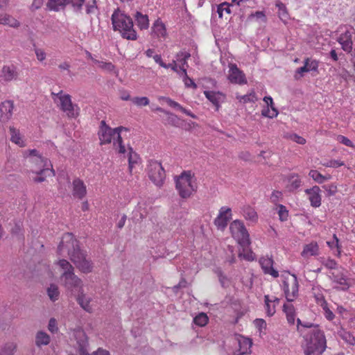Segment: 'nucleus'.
<instances>
[{
	"label": "nucleus",
	"mask_w": 355,
	"mask_h": 355,
	"mask_svg": "<svg viewBox=\"0 0 355 355\" xmlns=\"http://www.w3.org/2000/svg\"><path fill=\"white\" fill-rule=\"evenodd\" d=\"M166 119L164 120L166 121V123L185 129L187 128V125L184 120L178 117L173 112H166Z\"/></svg>",
	"instance_id": "26"
},
{
	"label": "nucleus",
	"mask_w": 355,
	"mask_h": 355,
	"mask_svg": "<svg viewBox=\"0 0 355 355\" xmlns=\"http://www.w3.org/2000/svg\"><path fill=\"white\" fill-rule=\"evenodd\" d=\"M51 340L50 336L44 331H40L35 336V344L37 347L47 345Z\"/></svg>",
	"instance_id": "31"
},
{
	"label": "nucleus",
	"mask_w": 355,
	"mask_h": 355,
	"mask_svg": "<svg viewBox=\"0 0 355 355\" xmlns=\"http://www.w3.org/2000/svg\"><path fill=\"white\" fill-rule=\"evenodd\" d=\"M204 94L209 101L216 106L217 110L220 107V103L223 102L225 98V94L220 92L205 91Z\"/></svg>",
	"instance_id": "22"
},
{
	"label": "nucleus",
	"mask_w": 355,
	"mask_h": 355,
	"mask_svg": "<svg viewBox=\"0 0 355 355\" xmlns=\"http://www.w3.org/2000/svg\"><path fill=\"white\" fill-rule=\"evenodd\" d=\"M74 336L77 341L80 355H90L87 352L88 338L85 332L82 329H77L74 331Z\"/></svg>",
	"instance_id": "16"
},
{
	"label": "nucleus",
	"mask_w": 355,
	"mask_h": 355,
	"mask_svg": "<svg viewBox=\"0 0 355 355\" xmlns=\"http://www.w3.org/2000/svg\"><path fill=\"white\" fill-rule=\"evenodd\" d=\"M56 264L62 270L61 278L67 289L71 291L78 289L79 293L83 291L82 280L75 275L73 266L67 260L60 259Z\"/></svg>",
	"instance_id": "5"
},
{
	"label": "nucleus",
	"mask_w": 355,
	"mask_h": 355,
	"mask_svg": "<svg viewBox=\"0 0 355 355\" xmlns=\"http://www.w3.org/2000/svg\"><path fill=\"white\" fill-rule=\"evenodd\" d=\"M230 4L227 2H223L217 6L216 12L218 14V17L220 18L223 17V12H225L227 14L231 13V10H230Z\"/></svg>",
	"instance_id": "47"
},
{
	"label": "nucleus",
	"mask_w": 355,
	"mask_h": 355,
	"mask_svg": "<svg viewBox=\"0 0 355 355\" xmlns=\"http://www.w3.org/2000/svg\"><path fill=\"white\" fill-rule=\"evenodd\" d=\"M71 193L75 198L83 200L87 195V186L80 178H75L72 182Z\"/></svg>",
	"instance_id": "17"
},
{
	"label": "nucleus",
	"mask_w": 355,
	"mask_h": 355,
	"mask_svg": "<svg viewBox=\"0 0 355 355\" xmlns=\"http://www.w3.org/2000/svg\"><path fill=\"white\" fill-rule=\"evenodd\" d=\"M17 348V345L13 343H8L0 351V355H12Z\"/></svg>",
	"instance_id": "45"
},
{
	"label": "nucleus",
	"mask_w": 355,
	"mask_h": 355,
	"mask_svg": "<svg viewBox=\"0 0 355 355\" xmlns=\"http://www.w3.org/2000/svg\"><path fill=\"white\" fill-rule=\"evenodd\" d=\"M128 131L126 128L119 126L112 128L107 125L104 120L101 121L98 131V137L100 145H107L112 144L114 149L119 154H125L126 149L123 144L121 132Z\"/></svg>",
	"instance_id": "2"
},
{
	"label": "nucleus",
	"mask_w": 355,
	"mask_h": 355,
	"mask_svg": "<svg viewBox=\"0 0 355 355\" xmlns=\"http://www.w3.org/2000/svg\"><path fill=\"white\" fill-rule=\"evenodd\" d=\"M259 262L265 275H269L274 278L279 277L278 271L273 268L274 260L272 257H261Z\"/></svg>",
	"instance_id": "13"
},
{
	"label": "nucleus",
	"mask_w": 355,
	"mask_h": 355,
	"mask_svg": "<svg viewBox=\"0 0 355 355\" xmlns=\"http://www.w3.org/2000/svg\"><path fill=\"white\" fill-rule=\"evenodd\" d=\"M284 312L286 313L287 320L290 324L295 322V309L292 304H285L283 306Z\"/></svg>",
	"instance_id": "34"
},
{
	"label": "nucleus",
	"mask_w": 355,
	"mask_h": 355,
	"mask_svg": "<svg viewBox=\"0 0 355 355\" xmlns=\"http://www.w3.org/2000/svg\"><path fill=\"white\" fill-rule=\"evenodd\" d=\"M264 302L267 315H273L275 313V306L279 303V299L275 296L270 298L269 295H266L264 296Z\"/></svg>",
	"instance_id": "23"
},
{
	"label": "nucleus",
	"mask_w": 355,
	"mask_h": 355,
	"mask_svg": "<svg viewBox=\"0 0 355 355\" xmlns=\"http://www.w3.org/2000/svg\"><path fill=\"white\" fill-rule=\"evenodd\" d=\"M153 59L155 61L156 63L159 64V66H161L163 68L168 69L171 65H166V63H164L162 60L160 55H155L153 56Z\"/></svg>",
	"instance_id": "63"
},
{
	"label": "nucleus",
	"mask_w": 355,
	"mask_h": 355,
	"mask_svg": "<svg viewBox=\"0 0 355 355\" xmlns=\"http://www.w3.org/2000/svg\"><path fill=\"white\" fill-rule=\"evenodd\" d=\"M132 103L137 105H147L149 104V100L147 97H135L132 100Z\"/></svg>",
	"instance_id": "53"
},
{
	"label": "nucleus",
	"mask_w": 355,
	"mask_h": 355,
	"mask_svg": "<svg viewBox=\"0 0 355 355\" xmlns=\"http://www.w3.org/2000/svg\"><path fill=\"white\" fill-rule=\"evenodd\" d=\"M85 0H69V4H71L74 8H76L78 10H80Z\"/></svg>",
	"instance_id": "61"
},
{
	"label": "nucleus",
	"mask_w": 355,
	"mask_h": 355,
	"mask_svg": "<svg viewBox=\"0 0 355 355\" xmlns=\"http://www.w3.org/2000/svg\"><path fill=\"white\" fill-rule=\"evenodd\" d=\"M327 244L331 250H336L334 254L338 257L341 255V245L336 234L333 235V240L327 242Z\"/></svg>",
	"instance_id": "36"
},
{
	"label": "nucleus",
	"mask_w": 355,
	"mask_h": 355,
	"mask_svg": "<svg viewBox=\"0 0 355 355\" xmlns=\"http://www.w3.org/2000/svg\"><path fill=\"white\" fill-rule=\"evenodd\" d=\"M241 213L245 220L252 223L257 222L258 214L254 207L250 205H244L241 208Z\"/></svg>",
	"instance_id": "25"
},
{
	"label": "nucleus",
	"mask_w": 355,
	"mask_h": 355,
	"mask_svg": "<svg viewBox=\"0 0 355 355\" xmlns=\"http://www.w3.org/2000/svg\"><path fill=\"white\" fill-rule=\"evenodd\" d=\"M344 165L345 163L340 160H330L328 163L324 164V166L331 168H338Z\"/></svg>",
	"instance_id": "59"
},
{
	"label": "nucleus",
	"mask_w": 355,
	"mask_h": 355,
	"mask_svg": "<svg viewBox=\"0 0 355 355\" xmlns=\"http://www.w3.org/2000/svg\"><path fill=\"white\" fill-rule=\"evenodd\" d=\"M249 247L250 246H241L242 250H239V257L248 261H252L255 259V255Z\"/></svg>",
	"instance_id": "32"
},
{
	"label": "nucleus",
	"mask_w": 355,
	"mask_h": 355,
	"mask_svg": "<svg viewBox=\"0 0 355 355\" xmlns=\"http://www.w3.org/2000/svg\"><path fill=\"white\" fill-rule=\"evenodd\" d=\"M337 141L346 146L355 148V146L354 145L353 142L347 137L343 135H338L337 137Z\"/></svg>",
	"instance_id": "54"
},
{
	"label": "nucleus",
	"mask_w": 355,
	"mask_h": 355,
	"mask_svg": "<svg viewBox=\"0 0 355 355\" xmlns=\"http://www.w3.org/2000/svg\"><path fill=\"white\" fill-rule=\"evenodd\" d=\"M54 101L60 106L62 111H75L80 110L76 105L72 103L69 94L61 96L60 101H57L56 98H54Z\"/></svg>",
	"instance_id": "20"
},
{
	"label": "nucleus",
	"mask_w": 355,
	"mask_h": 355,
	"mask_svg": "<svg viewBox=\"0 0 355 355\" xmlns=\"http://www.w3.org/2000/svg\"><path fill=\"white\" fill-rule=\"evenodd\" d=\"M285 185V191L293 192L297 189L302 184V181L298 175L293 173L290 174L283 179Z\"/></svg>",
	"instance_id": "18"
},
{
	"label": "nucleus",
	"mask_w": 355,
	"mask_h": 355,
	"mask_svg": "<svg viewBox=\"0 0 355 355\" xmlns=\"http://www.w3.org/2000/svg\"><path fill=\"white\" fill-rule=\"evenodd\" d=\"M128 171L132 175L136 173V169L141 165V159L139 155L133 150L132 147L128 148Z\"/></svg>",
	"instance_id": "19"
},
{
	"label": "nucleus",
	"mask_w": 355,
	"mask_h": 355,
	"mask_svg": "<svg viewBox=\"0 0 355 355\" xmlns=\"http://www.w3.org/2000/svg\"><path fill=\"white\" fill-rule=\"evenodd\" d=\"M47 293L49 298L53 302H55L57 300H58L60 292L58 290V287L56 285L51 284V286L47 289Z\"/></svg>",
	"instance_id": "42"
},
{
	"label": "nucleus",
	"mask_w": 355,
	"mask_h": 355,
	"mask_svg": "<svg viewBox=\"0 0 355 355\" xmlns=\"http://www.w3.org/2000/svg\"><path fill=\"white\" fill-rule=\"evenodd\" d=\"M147 173L149 179L157 187H162L164 184L166 174L162 164L155 160L148 162Z\"/></svg>",
	"instance_id": "9"
},
{
	"label": "nucleus",
	"mask_w": 355,
	"mask_h": 355,
	"mask_svg": "<svg viewBox=\"0 0 355 355\" xmlns=\"http://www.w3.org/2000/svg\"><path fill=\"white\" fill-rule=\"evenodd\" d=\"M135 17L137 25L141 29H146L148 27V18L146 15H144L141 12H137Z\"/></svg>",
	"instance_id": "38"
},
{
	"label": "nucleus",
	"mask_w": 355,
	"mask_h": 355,
	"mask_svg": "<svg viewBox=\"0 0 355 355\" xmlns=\"http://www.w3.org/2000/svg\"><path fill=\"white\" fill-rule=\"evenodd\" d=\"M2 73L4 80L6 81H10L15 79L17 76V73L15 71V68L9 66H4L3 67Z\"/></svg>",
	"instance_id": "35"
},
{
	"label": "nucleus",
	"mask_w": 355,
	"mask_h": 355,
	"mask_svg": "<svg viewBox=\"0 0 355 355\" xmlns=\"http://www.w3.org/2000/svg\"><path fill=\"white\" fill-rule=\"evenodd\" d=\"M153 33L159 37H164L166 34L164 24L159 20H157L153 26Z\"/></svg>",
	"instance_id": "40"
},
{
	"label": "nucleus",
	"mask_w": 355,
	"mask_h": 355,
	"mask_svg": "<svg viewBox=\"0 0 355 355\" xmlns=\"http://www.w3.org/2000/svg\"><path fill=\"white\" fill-rule=\"evenodd\" d=\"M48 329L51 333H57L58 328L57 326V321L55 318H52L49 320L48 324Z\"/></svg>",
	"instance_id": "55"
},
{
	"label": "nucleus",
	"mask_w": 355,
	"mask_h": 355,
	"mask_svg": "<svg viewBox=\"0 0 355 355\" xmlns=\"http://www.w3.org/2000/svg\"><path fill=\"white\" fill-rule=\"evenodd\" d=\"M315 299L317 304L322 309L325 318L328 320H332L335 315L329 308L328 304L324 297L322 295H315Z\"/></svg>",
	"instance_id": "24"
},
{
	"label": "nucleus",
	"mask_w": 355,
	"mask_h": 355,
	"mask_svg": "<svg viewBox=\"0 0 355 355\" xmlns=\"http://www.w3.org/2000/svg\"><path fill=\"white\" fill-rule=\"evenodd\" d=\"M282 137L284 139L295 142L298 144H304L306 143V139L304 137L292 132H284Z\"/></svg>",
	"instance_id": "33"
},
{
	"label": "nucleus",
	"mask_w": 355,
	"mask_h": 355,
	"mask_svg": "<svg viewBox=\"0 0 355 355\" xmlns=\"http://www.w3.org/2000/svg\"><path fill=\"white\" fill-rule=\"evenodd\" d=\"M282 288L288 302H293L298 296L299 284L297 277L285 271L281 275Z\"/></svg>",
	"instance_id": "7"
},
{
	"label": "nucleus",
	"mask_w": 355,
	"mask_h": 355,
	"mask_svg": "<svg viewBox=\"0 0 355 355\" xmlns=\"http://www.w3.org/2000/svg\"><path fill=\"white\" fill-rule=\"evenodd\" d=\"M175 187L181 198H189L198 188L194 174L191 171L182 172L175 180Z\"/></svg>",
	"instance_id": "6"
},
{
	"label": "nucleus",
	"mask_w": 355,
	"mask_h": 355,
	"mask_svg": "<svg viewBox=\"0 0 355 355\" xmlns=\"http://www.w3.org/2000/svg\"><path fill=\"white\" fill-rule=\"evenodd\" d=\"M209 322L207 315L203 312L198 313L193 318V323L199 327H205Z\"/></svg>",
	"instance_id": "41"
},
{
	"label": "nucleus",
	"mask_w": 355,
	"mask_h": 355,
	"mask_svg": "<svg viewBox=\"0 0 355 355\" xmlns=\"http://www.w3.org/2000/svg\"><path fill=\"white\" fill-rule=\"evenodd\" d=\"M297 331L302 337L301 343L305 355H311V324L297 319Z\"/></svg>",
	"instance_id": "11"
},
{
	"label": "nucleus",
	"mask_w": 355,
	"mask_h": 355,
	"mask_svg": "<svg viewBox=\"0 0 355 355\" xmlns=\"http://www.w3.org/2000/svg\"><path fill=\"white\" fill-rule=\"evenodd\" d=\"M254 324L259 331H261L262 329H266V322L263 319H256L254 321Z\"/></svg>",
	"instance_id": "58"
},
{
	"label": "nucleus",
	"mask_w": 355,
	"mask_h": 355,
	"mask_svg": "<svg viewBox=\"0 0 355 355\" xmlns=\"http://www.w3.org/2000/svg\"><path fill=\"white\" fill-rule=\"evenodd\" d=\"M236 98L239 101H243V103L253 102L256 98L254 94H246L241 96H237Z\"/></svg>",
	"instance_id": "56"
},
{
	"label": "nucleus",
	"mask_w": 355,
	"mask_h": 355,
	"mask_svg": "<svg viewBox=\"0 0 355 355\" xmlns=\"http://www.w3.org/2000/svg\"><path fill=\"white\" fill-rule=\"evenodd\" d=\"M58 252L60 256L68 255L80 272L89 273L92 271L94 268L92 261L87 258L86 252L80 248L78 241L71 233L63 234L58 247Z\"/></svg>",
	"instance_id": "1"
},
{
	"label": "nucleus",
	"mask_w": 355,
	"mask_h": 355,
	"mask_svg": "<svg viewBox=\"0 0 355 355\" xmlns=\"http://www.w3.org/2000/svg\"><path fill=\"white\" fill-rule=\"evenodd\" d=\"M10 140L12 142L16 144L20 147H23L25 146L24 141L23 138L21 137L19 130L10 127Z\"/></svg>",
	"instance_id": "29"
},
{
	"label": "nucleus",
	"mask_w": 355,
	"mask_h": 355,
	"mask_svg": "<svg viewBox=\"0 0 355 355\" xmlns=\"http://www.w3.org/2000/svg\"><path fill=\"white\" fill-rule=\"evenodd\" d=\"M325 267L327 268L336 270V269H338L339 268L337 267L338 263L333 259H328L324 263Z\"/></svg>",
	"instance_id": "62"
},
{
	"label": "nucleus",
	"mask_w": 355,
	"mask_h": 355,
	"mask_svg": "<svg viewBox=\"0 0 355 355\" xmlns=\"http://www.w3.org/2000/svg\"><path fill=\"white\" fill-rule=\"evenodd\" d=\"M327 347L324 332L318 326L312 325V355H322Z\"/></svg>",
	"instance_id": "10"
},
{
	"label": "nucleus",
	"mask_w": 355,
	"mask_h": 355,
	"mask_svg": "<svg viewBox=\"0 0 355 355\" xmlns=\"http://www.w3.org/2000/svg\"><path fill=\"white\" fill-rule=\"evenodd\" d=\"M180 56H183V65H184L185 64H187V59H189L190 58L191 54L188 52H183V51L179 52L176 55L177 60L179 62H182Z\"/></svg>",
	"instance_id": "60"
},
{
	"label": "nucleus",
	"mask_w": 355,
	"mask_h": 355,
	"mask_svg": "<svg viewBox=\"0 0 355 355\" xmlns=\"http://www.w3.org/2000/svg\"><path fill=\"white\" fill-rule=\"evenodd\" d=\"M331 176L330 175L324 176L322 174H320L317 171H313L312 170V179H313L315 182L321 184L326 180H328L331 179Z\"/></svg>",
	"instance_id": "48"
},
{
	"label": "nucleus",
	"mask_w": 355,
	"mask_h": 355,
	"mask_svg": "<svg viewBox=\"0 0 355 355\" xmlns=\"http://www.w3.org/2000/svg\"><path fill=\"white\" fill-rule=\"evenodd\" d=\"M263 101L266 103L267 107L265 111H270L269 106H270L272 111H278L277 108H275L273 105V101L272 97L270 96H265L263 98Z\"/></svg>",
	"instance_id": "57"
},
{
	"label": "nucleus",
	"mask_w": 355,
	"mask_h": 355,
	"mask_svg": "<svg viewBox=\"0 0 355 355\" xmlns=\"http://www.w3.org/2000/svg\"><path fill=\"white\" fill-rule=\"evenodd\" d=\"M351 35L349 31H346L344 35H342L338 39V42L341 44L342 49L349 53L352 49V42L350 39Z\"/></svg>",
	"instance_id": "27"
},
{
	"label": "nucleus",
	"mask_w": 355,
	"mask_h": 355,
	"mask_svg": "<svg viewBox=\"0 0 355 355\" xmlns=\"http://www.w3.org/2000/svg\"><path fill=\"white\" fill-rule=\"evenodd\" d=\"M13 108V101L10 100H6L0 104V111H12Z\"/></svg>",
	"instance_id": "52"
},
{
	"label": "nucleus",
	"mask_w": 355,
	"mask_h": 355,
	"mask_svg": "<svg viewBox=\"0 0 355 355\" xmlns=\"http://www.w3.org/2000/svg\"><path fill=\"white\" fill-rule=\"evenodd\" d=\"M345 269L342 267H339L338 269L333 270L330 272V277L334 282L339 284L341 286V289L343 291L347 290L350 284L348 279L344 273Z\"/></svg>",
	"instance_id": "14"
},
{
	"label": "nucleus",
	"mask_w": 355,
	"mask_h": 355,
	"mask_svg": "<svg viewBox=\"0 0 355 355\" xmlns=\"http://www.w3.org/2000/svg\"><path fill=\"white\" fill-rule=\"evenodd\" d=\"M309 61V58L305 59V65L303 67H301L297 69L295 75V79H297V80L300 79L301 77L303 76V73L304 72L309 71V68L307 67Z\"/></svg>",
	"instance_id": "50"
},
{
	"label": "nucleus",
	"mask_w": 355,
	"mask_h": 355,
	"mask_svg": "<svg viewBox=\"0 0 355 355\" xmlns=\"http://www.w3.org/2000/svg\"><path fill=\"white\" fill-rule=\"evenodd\" d=\"M160 100H162L163 102L166 103L171 108H173V109H175V110H178L180 111H187L180 105H179L175 101H172L169 98L162 97V98H160Z\"/></svg>",
	"instance_id": "49"
},
{
	"label": "nucleus",
	"mask_w": 355,
	"mask_h": 355,
	"mask_svg": "<svg viewBox=\"0 0 355 355\" xmlns=\"http://www.w3.org/2000/svg\"><path fill=\"white\" fill-rule=\"evenodd\" d=\"M0 24L9 25L11 27H18L19 22L10 15H0Z\"/></svg>",
	"instance_id": "39"
},
{
	"label": "nucleus",
	"mask_w": 355,
	"mask_h": 355,
	"mask_svg": "<svg viewBox=\"0 0 355 355\" xmlns=\"http://www.w3.org/2000/svg\"><path fill=\"white\" fill-rule=\"evenodd\" d=\"M232 219V209L227 207H222L218 216L214 220V225L218 229H225L228 222Z\"/></svg>",
	"instance_id": "12"
},
{
	"label": "nucleus",
	"mask_w": 355,
	"mask_h": 355,
	"mask_svg": "<svg viewBox=\"0 0 355 355\" xmlns=\"http://www.w3.org/2000/svg\"><path fill=\"white\" fill-rule=\"evenodd\" d=\"M90 301L91 299L83 293V291L79 293L77 297V302L85 311L89 313L92 312L93 310Z\"/></svg>",
	"instance_id": "28"
},
{
	"label": "nucleus",
	"mask_w": 355,
	"mask_h": 355,
	"mask_svg": "<svg viewBox=\"0 0 355 355\" xmlns=\"http://www.w3.org/2000/svg\"><path fill=\"white\" fill-rule=\"evenodd\" d=\"M37 58L40 62L43 61L46 58V53L45 52L40 49H35V50Z\"/></svg>",
	"instance_id": "64"
},
{
	"label": "nucleus",
	"mask_w": 355,
	"mask_h": 355,
	"mask_svg": "<svg viewBox=\"0 0 355 355\" xmlns=\"http://www.w3.org/2000/svg\"><path fill=\"white\" fill-rule=\"evenodd\" d=\"M230 230L232 237L240 246L250 245V235L243 222L240 220H234L230 225Z\"/></svg>",
	"instance_id": "8"
},
{
	"label": "nucleus",
	"mask_w": 355,
	"mask_h": 355,
	"mask_svg": "<svg viewBox=\"0 0 355 355\" xmlns=\"http://www.w3.org/2000/svg\"><path fill=\"white\" fill-rule=\"evenodd\" d=\"M270 201L274 204H277L278 202L283 199V193L280 191L274 190L270 195Z\"/></svg>",
	"instance_id": "51"
},
{
	"label": "nucleus",
	"mask_w": 355,
	"mask_h": 355,
	"mask_svg": "<svg viewBox=\"0 0 355 355\" xmlns=\"http://www.w3.org/2000/svg\"><path fill=\"white\" fill-rule=\"evenodd\" d=\"M31 168L27 171V175L35 183H41L46 180V173L48 175L54 176L53 170L51 162L42 156H36L30 159Z\"/></svg>",
	"instance_id": "3"
},
{
	"label": "nucleus",
	"mask_w": 355,
	"mask_h": 355,
	"mask_svg": "<svg viewBox=\"0 0 355 355\" xmlns=\"http://www.w3.org/2000/svg\"><path fill=\"white\" fill-rule=\"evenodd\" d=\"M276 6L279 8V15L280 19L282 21H286L288 18V14L285 5L281 1H278L276 3Z\"/></svg>",
	"instance_id": "46"
},
{
	"label": "nucleus",
	"mask_w": 355,
	"mask_h": 355,
	"mask_svg": "<svg viewBox=\"0 0 355 355\" xmlns=\"http://www.w3.org/2000/svg\"><path fill=\"white\" fill-rule=\"evenodd\" d=\"M228 79L232 83L243 85L247 83L244 73L235 64H230Z\"/></svg>",
	"instance_id": "15"
},
{
	"label": "nucleus",
	"mask_w": 355,
	"mask_h": 355,
	"mask_svg": "<svg viewBox=\"0 0 355 355\" xmlns=\"http://www.w3.org/2000/svg\"><path fill=\"white\" fill-rule=\"evenodd\" d=\"M69 4V0H49L47 7L51 10L58 11Z\"/></svg>",
	"instance_id": "30"
},
{
	"label": "nucleus",
	"mask_w": 355,
	"mask_h": 355,
	"mask_svg": "<svg viewBox=\"0 0 355 355\" xmlns=\"http://www.w3.org/2000/svg\"><path fill=\"white\" fill-rule=\"evenodd\" d=\"M239 349L234 352V355H244L250 352L252 340L250 338L241 337L238 340Z\"/></svg>",
	"instance_id": "21"
},
{
	"label": "nucleus",
	"mask_w": 355,
	"mask_h": 355,
	"mask_svg": "<svg viewBox=\"0 0 355 355\" xmlns=\"http://www.w3.org/2000/svg\"><path fill=\"white\" fill-rule=\"evenodd\" d=\"M277 209L279 220L281 221L287 220L288 217V210L286 207L283 205L279 204L277 206Z\"/></svg>",
	"instance_id": "43"
},
{
	"label": "nucleus",
	"mask_w": 355,
	"mask_h": 355,
	"mask_svg": "<svg viewBox=\"0 0 355 355\" xmlns=\"http://www.w3.org/2000/svg\"><path fill=\"white\" fill-rule=\"evenodd\" d=\"M320 187H312V207H318L321 205V196L320 195Z\"/></svg>",
	"instance_id": "37"
},
{
	"label": "nucleus",
	"mask_w": 355,
	"mask_h": 355,
	"mask_svg": "<svg viewBox=\"0 0 355 355\" xmlns=\"http://www.w3.org/2000/svg\"><path fill=\"white\" fill-rule=\"evenodd\" d=\"M112 22L114 30L122 33L123 37L132 40L137 39V33L133 30V21L129 16L121 13L119 10H115L112 15Z\"/></svg>",
	"instance_id": "4"
},
{
	"label": "nucleus",
	"mask_w": 355,
	"mask_h": 355,
	"mask_svg": "<svg viewBox=\"0 0 355 355\" xmlns=\"http://www.w3.org/2000/svg\"><path fill=\"white\" fill-rule=\"evenodd\" d=\"M180 69L182 71V78H183V80L184 82L185 86L187 87L196 88L197 87L196 84L194 83V81L191 78H190L188 76L186 69L180 68Z\"/></svg>",
	"instance_id": "44"
}]
</instances>
